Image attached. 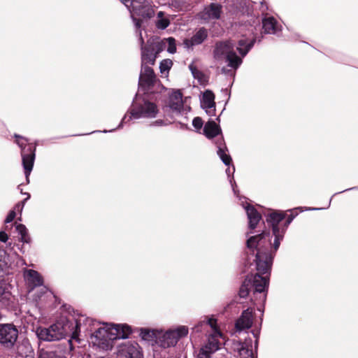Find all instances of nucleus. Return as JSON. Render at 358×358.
<instances>
[{"mask_svg":"<svg viewBox=\"0 0 358 358\" xmlns=\"http://www.w3.org/2000/svg\"><path fill=\"white\" fill-rule=\"evenodd\" d=\"M84 331L90 334V341L103 350L113 347L114 340L125 338L131 333L126 324H100L92 319L80 317L76 322V333Z\"/></svg>","mask_w":358,"mask_h":358,"instance_id":"f257e3e1","label":"nucleus"},{"mask_svg":"<svg viewBox=\"0 0 358 358\" xmlns=\"http://www.w3.org/2000/svg\"><path fill=\"white\" fill-rule=\"evenodd\" d=\"M271 246V241L268 233L252 236L247 240L248 248L252 252H255L258 271V273L247 276V278L252 280V287L255 288L256 292H264L268 285V278L262 277L260 274H266L271 269L273 258V253L269 250Z\"/></svg>","mask_w":358,"mask_h":358,"instance_id":"f03ea898","label":"nucleus"},{"mask_svg":"<svg viewBox=\"0 0 358 358\" xmlns=\"http://www.w3.org/2000/svg\"><path fill=\"white\" fill-rule=\"evenodd\" d=\"M188 334V328L185 326H179L170 329L166 331L158 330H144L142 331V338L144 340L156 338V343L163 348L175 346L178 341L185 337Z\"/></svg>","mask_w":358,"mask_h":358,"instance_id":"7ed1b4c3","label":"nucleus"},{"mask_svg":"<svg viewBox=\"0 0 358 358\" xmlns=\"http://www.w3.org/2000/svg\"><path fill=\"white\" fill-rule=\"evenodd\" d=\"M214 59L220 64L228 62V66L237 69L242 63V59L234 52V45L231 42H221L216 45L214 50Z\"/></svg>","mask_w":358,"mask_h":358,"instance_id":"20e7f679","label":"nucleus"},{"mask_svg":"<svg viewBox=\"0 0 358 358\" xmlns=\"http://www.w3.org/2000/svg\"><path fill=\"white\" fill-rule=\"evenodd\" d=\"M158 111L157 106L152 102L145 100L143 101L142 103H138L136 101L130 114L124 115L120 127L122 126L124 122H127L132 118H154L157 115Z\"/></svg>","mask_w":358,"mask_h":358,"instance_id":"39448f33","label":"nucleus"},{"mask_svg":"<svg viewBox=\"0 0 358 358\" xmlns=\"http://www.w3.org/2000/svg\"><path fill=\"white\" fill-rule=\"evenodd\" d=\"M208 324L212 328L213 333L208 338V343L199 350L198 358H210V354L219 349L220 345V339L224 340V335L217 326L215 319L213 317L209 318Z\"/></svg>","mask_w":358,"mask_h":358,"instance_id":"423d86ee","label":"nucleus"},{"mask_svg":"<svg viewBox=\"0 0 358 358\" xmlns=\"http://www.w3.org/2000/svg\"><path fill=\"white\" fill-rule=\"evenodd\" d=\"M69 329L67 324L57 322L49 328H37L36 334L40 340L45 341H59L66 337L69 333Z\"/></svg>","mask_w":358,"mask_h":358,"instance_id":"0eeeda50","label":"nucleus"},{"mask_svg":"<svg viewBox=\"0 0 358 358\" xmlns=\"http://www.w3.org/2000/svg\"><path fill=\"white\" fill-rule=\"evenodd\" d=\"M285 214L282 213L273 212L269 214L266 218V221L270 223L272 227L273 235L274 236V241L273 243V248L275 252L282 240L285 233V228L280 225V223L284 220Z\"/></svg>","mask_w":358,"mask_h":358,"instance_id":"6e6552de","label":"nucleus"},{"mask_svg":"<svg viewBox=\"0 0 358 358\" xmlns=\"http://www.w3.org/2000/svg\"><path fill=\"white\" fill-rule=\"evenodd\" d=\"M188 97L182 98L180 90H172L169 95L167 106L173 111L180 113L182 110L188 112L190 110V106L187 104Z\"/></svg>","mask_w":358,"mask_h":358,"instance_id":"1a4fd4ad","label":"nucleus"},{"mask_svg":"<svg viewBox=\"0 0 358 358\" xmlns=\"http://www.w3.org/2000/svg\"><path fill=\"white\" fill-rule=\"evenodd\" d=\"M18 336V331L15 326L10 324H0V343L13 346Z\"/></svg>","mask_w":358,"mask_h":358,"instance_id":"9d476101","label":"nucleus"},{"mask_svg":"<svg viewBox=\"0 0 358 358\" xmlns=\"http://www.w3.org/2000/svg\"><path fill=\"white\" fill-rule=\"evenodd\" d=\"M0 304L10 310H16L18 308L17 299L11 294L9 286L1 282H0Z\"/></svg>","mask_w":358,"mask_h":358,"instance_id":"9b49d317","label":"nucleus"},{"mask_svg":"<svg viewBox=\"0 0 358 358\" xmlns=\"http://www.w3.org/2000/svg\"><path fill=\"white\" fill-rule=\"evenodd\" d=\"M117 355L120 358H142L143 357L138 343L130 342L120 345Z\"/></svg>","mask_w":358,"mask_h":358,"instance_id":"f8f14e48","label":"nucleus"},{"mask_svg":"<svg viewBox=\"0 0 358 358\" xmlns=\"http://www.w3.org/2000/svg\"><path fill=\"white\" fill-rule=\"evenodd\" d=\"M201 107L206 110V113L210 115H215V95L210 90H206L201 99Z\"/></svg>","mask_w":358,"mask_h":358,"instance_id":"ddd939ff","label":"nucleus"},{"mask_svg":"<svg viewBox=\"0 0 358 358\" xmlns=\"http://www.w3.org/2000/svg\"><path fill=\"white\" fill-rule=\"evenodd\" d=\"M24 278L26 285L29 289V293L35 287L43 284V279L40 274L31 269H26L24 271Z\"/></svg>","mask_w":358,"mask_h":358,"instance_id":"4468645a","label":"nucleus"},{"mask_svg":"<svg viewBox=\"0 0 358 358\" xmlns=\"http://www.w3.org/2000/svg\"><path fill=\"white\" fill-rule=\"evenodd\" d=\"M253 322V310L248 308L242 313V315L236 322V328L243 330L251 327Z\"/></svg>","mask_w":358,"mask_h":358,"instance_id":"2eb2a0df","label":"nucleus"},{"mask_svg":"<svg viewBox=\"0 0 358 358\" xmlns=\"http://www.w3.org/2000/svg\"><path fill=\"white\" fill-rule=\"evenodd\" d=\"M155 75L152 68L146 65L142 66L139 78V85L141 86H150L154 83Z\"/></svg>","mask_w":358,"mask_h":358,"instance_id":"dca6fc26","label":"nucleus"},{"mask_svg":"<svg viewBox=\"0 0 358 358\" xmlns=\"http://www.w3.org/2000/svg\"><path fill=\"white\" fill-rule=\"evenodd\" d=\"M221 13V5L213 3L204 8L201 17L204 20H217L220 18Z\"/></svg>","mask_w":358,"mask_h":358,"instance_id":"f3484780","label":"nucleus"},{"mask_svg":"<svg viewBox=\"0 0 358 358\" xmlns=\"http://www.w3.org/2000/svg\"><path fill=\"white\" fill-rule=\"evenodd\" d=\"M234 349L238 353L241 358H254V352L248 342L243 343L236 342L234 343Z\"/></svg>","mask_w":358,"mask_h":358,"instance_id":"a211bd4d","label":"nucleus"},{"mask_svg":"<svg viewBox=\"0 0 358 358\" xmlns=\"http://www.w3.org/2000/svg\"><path fill=\"white\" fill-rule=\"evenodd\" d=\"M22 164L24 169V173L26 176L27 182L29 183V176L32 171L34 159H35V154L34 151H32L30 149V153L26 155L24 154V151H22Z\"/></svg>","mask_w":358,"mask_h":358,"instance_id":"6ab92c4d","label":"nucleus"},{"mask_svg":"<svg viewBox=\"0 0 358 358\" xmlns=\"http://www.w3.org/2000/svg\"><path fill=\"white\" fill-rule=\"evenodd\" d=\"M206 37V30L205 29H200L190 39H185L183 44L185 48H190L194 45L201 44Z\"/></svg>","mask_w":358,"mask_h":358,"instance_id":"aec40b11","label":"nucleus"},{"mask_svg":"<svg viewBox=\"0 0 358 358\" xmlns=\"http://www.w3.org/2000/svg\"><path fill=\"white\" fill-rule=\"evenodd\" d=\"M157 55L152 50L150 45L148 43V47L142 48L141 60L142 66L146 64H154Z\"/></svg>","mask_w":358,"mask_h":358,"instance_id":"412c9836","label":"nucleus"},{"mask_svg":"<svg viewBox=\"0 0 358 358\" xmlns=\"http://www.w3.org/2000/svg\"><path fill=\"white\" fill-rule=\"evenodd\" d=\"M247 215L249 220V227L250 229H255L261 220V215L256 209L250 205L244 206Z\"/></svg>","mask_w":358,"mask_h":358,"instance_id":"4be33fe9","label":"nucleus"},{"mask_svg":"<svg viewBox=\"0 0 358 358\" xmlns=\"http://www.w3.org/2000/svg\"><path fill=\"white\" fill-rule=\"evenodd\" d=\"M220 132V127L214 121H208L204 126L203 133L208 138L215 137Z\"/></svg>","mask_w":358,"mask_h":358,"instance_id":"5701e85b","label":"nucleus"},{"mask_svg":"<svg viewBox=\"0 0 358 358\" xmlns=\"http://www.w3.org/2000/svg\"><path fill=\"white\" fill-rule=\"evenodd\" d=\"M262 24L263 29L267 34H275L279 30L277 21L273 17L264 18Z\"/></svg>","mask_w":358,"mask_h":358,"instance_id":"b1692460","label":"nucleus"},{"mask_svg":"<svg viewBox=\"0 0 358 358\" xmlns=\"http://www.w3.org/2000/svg\"><path fill=\"white\" fill-rule=\"evenodd\" d=\"M146 6V0H131V8L130 12L131 13V16L134 18L135 13H137L140 10H143L145 8ZM136 21V26L140 27L141 22L140 20H137L134 19Z\"/></svg>","mask_w":358,"mask_h":358,"instance_id":"393cba45","label":"nucleus"},{"mask_svg":"<svg viewBox=\"0 0 358 358\" xmlns=\"http://www.w3.org/2000/svg\"><path fill=\"white\" fill-rule=\"evenodd\" d=\"M24 194L27 195L26 199L23 201L17 203L15 206L14 209L10 211V213H8V215H7V217L5 220L6 223H10L15 219V217L16 216V213H15L16 210L19 211L20 213L22 211V209H23L24 205V202L30 198V195L29 193H24Z\"/></svg>","mask_w":358,"mask_h":358,"instance_id":"a878e982","label":"nucleus"},{"mask_svg":"<svg viewBox=\"0 0 358 358\" xmlns=\"http://www.w3.org/2000/svg\"><path fill=\"white\" fill-rule=\"evenodd\" d=\"M170 24V19L169 15L164 12L159 11L157 15L155 25L157 29H165Z\"/></svg>","mask_w":358,"mask_h":358,"instance_id":"bb28decb","label":"nucleus"},{"mask_svg":"<svg viewBox=\"0 0 358 358\" xmlns=\"http://www.w3.org/2000/svg\"><path fill=\"white\" fill-rule=\"evenodd\" d=\"M15 227L17 232L20 235V241L24 243H29L31 242V237L28 234V230L25 225L22 224L15 223Z\"/></svg>","mask_w":358,"mask_h":358,"instance_id":"cd10ccee","label":"nucleus"},{"mask_svg":"<svg viewBox=\"0 0 358 358\" xmlns=\"http://www.w3.org/2000/svg\"><path fill=\"white\" fill-rule=\"evenodd\" d=\"M152 50H155L157 55L160 53L166 48V43L164 42V38L159 40L158 38L152 39L148 41Z\"/></svg>","mask_w":358,"mask_h":358,"instance_id":"c85d7f7f","label":"nucleus"},{"mask_svg":"<svg viewBox=\"0 0 358 358\" xmlns=\"http://www.w3.org/2000/svg\"><path fill=\"white\" fill-rule=\"evenodd\" d=\"M173 66L172 60L169 59H163L159 64L160 73L162 77L167 78L169 70Z\"/></svg>","mask_w":358,"mask_h":358,"instance_id":"c756f323","label":"nucleus"},{"mask_svg":"<svg viewBox=\"0 0 358 358\" xmlns=\"http://www.w3.org/2000/svg\"><path fill=\"white\" fill-rule=\"evenodd\" d=\"M252 46V43L248 42L246 39H241L238 42V47L236 48L239 53L244 57L246 55L249 50Z\"/></svg>","mask_w":358,"mask_h":358,"instance_id":"7c9ffc66","label":"nucleus"},{"mask_svg":"<svg viewBox=\"0 0 358 358\" xmlns=\"http://www.w3.org/2000/svg\"><path fill=\"white\" fill-rule=\"evenodd\" d=\"M252 287V280L246 278L240 288L239 296L242 298L246 297Z\"/></svg>","mask_w":358,"mask_h":358,"instance_id":"2f4dec72","label":"nucleus"},{"mask_svg":"<svg viewBox=\"0 0 358 358\" xmlns=\"http://www.w3.org/2000/svg\"><path fill=\"white\" fill-rule=\"evenodd\" d=\"M164 42L166 43V48L168 52L173 54L176 52V40L173 38H164Z\"/></svg>","mask_w":358,"mask_h":358,"instance_id":"473e14b6","label":"nucleus"},{"mask_svg":"<svg viewBox=\"0 0 358 358\" xmlns=\"http://www.w3.org/2000/svg\"><path fill=\"white\" fill-rule=\"evenodd\" d=\"M217 155H219L220 158L222 159L223 163L226 165H229L231 161V157L227 154L226 151L222 148H219L217 150Z\"/></svg>","mask_w":358,"mask_h":358,"instance_id":"72a5a7b5","label":"nucleus"},{"mask_svg":"<svg viewBox=\"0 0 358 358\" xmlns=\"http://www.w3.org/2000/svg\"><path fill=\"white\" fill-rule=\"evenodd\" d=\"M144 9H146V11H142L140 10L137 13H135V14L145 18H150L153 16L154 10L152 9L146 7Z\"/></svg>","mask_w":358,"mask_h":358,"instance_id":"f704fd0d","label":"nucleus"},{"mask_svg":"<svg viewBox=\"0 0 358 358\" xmlns=\"http://www.w3.org/2000/svg\"><path fill=\"white\" fill-rule=\"evenodd\" d=\"M39 358H58L54 352L42 351L40 352Z\"/></svg>","mask_w":358,"mask_h":358,"instance_id":"c9c22d12","label":"nucleus"},{"mask_svg":"<svg viewBox=\"0 0 358 358\" xmlns=\"http://www.w3.org/2000/svg\"><path fill=\"white\" fill-rule=\"evenodd\" d=\"M203 120L201 117H194L192 121V125L196 129H201L203 127Z\"/></svg>","mask_w":358,"mask_h":358,"instance_id":"e433bc0d","label":"nucleus"},{"mask_svg":"<svg viewBox=\"0 0 358 358\" xmlns=\"http://www.w3.org/2000/svg\"><path fill=\"white\" fill-rule=\"evenodd\" d=\"M189 69H191L192 73V74H193L194 77L195 78H198V79H199V80H201V82L202 83V82H203V80H202L201 77H202L203 76H202L201 73V72H199V71L196 70V69H195V68H194L192 65H190V66H189Z\"/></svg>","mask_w":358,"mask_h":358,"instance_id":"4c0bfd02","label":"nucleus"},{"mask_svg":"<svg viewBox=\"0 0 358 358\" xmlns=\"http://www.w3.org/2000/svg\"><path fill=\"white\" fill-rule=\"evenodd\" d=\"M15 138H17V143L22 148L24 149V146L26 145L27 140L22 136L15 135Z\"/></svg>","mask_w":358,"mask_h":358,"instance_id":"58836bf2","label":"nucleus"},{"mask_svg":"<svg viewBox=\"0 0 358 358\" xmlns=\"http://www.w3.org/2000/svg\"><path fill=\"white\" fill-rule=\"evenodd\" d=\"M8 240V235L6 234V233L5 231H0V241L1 242H6Z\"/></svg>","mask_w":358,"mask_h":358,"instance_id":"ea45409f","label":"nucleus"},{"mask_svg":"<svg viewBox=\"0 0 358 358\" xmlns=\"http://www.w3.org/2000/svg\"><path fill=\"white\" fill-rule=\"evenodd\" d=\"M152 124L155 126H163L166 124V123H164V122L162 120H158L154 122Z\"/></svg>","mask_w":358,"mask_h":358,"instance_id":"a19ab883","label":"nucleus"},{"mask_svg":"<svg viewBox=\"0 0 358 358\" xmlns=\"http://www.w3.org/2000/svg\"><path fill=\"white\" fill-rule=\"evenodd\" d=\"M127 8H131V0H120Z\"/></svg>","mask_w":358,"mask_h":358,"instance_id":"79ce46f5","label":"nucleus"},{"mask_svg":"<svg viewBox=\"0 0 358 358\" xmlns=\"http://www.w3.org/2000/svg\"><path fill=\"white\" fill-rule=\"evenodd\" d=\"M292 218H290L287 220V223H286V225L285 227H284L285 229L287 227V225L292 222Z\"/></svg>","mask_w":358,"mask_h":358,"instance_id":"37998d69","label":"nucleus"},{"mask_svg":"<svg viewBox=\"0 0 358 358\" xmlns=\"http://www.w3.org/2000/svg\"><path fill=\"white\" fill-rule=\"evenodd\" d=\"M3 270L1 266L0 265V277L2 276Z\"/></svg>","mask_w":358,"mask_h":358,"instance_id":"c03bdc74","label":"nucleus"},{"mask_svg":"<svg viewBox=\"0 0 358 358\" xmlns=\"http://www.w3.org/2000/svg\"><path fill=\"white\" fill-rule=\"evenodd\" d=\"M263 296V300H265V299H266V295H265V294H263V296Z\"/></svg>","mask_w":358,"mask_h":358,"instance_id":"a18cd8bd","label":"nucleus"},{"mask_svg":"<svg viewBox=\"0 0 358 358\" xmlns=\"http://www.w3.org/2000/svg\"><path fill=\"white\" fill-rule=\"evenodd\" d=\"M255 348H257V341H255Z\"/></svg>","mask_w":358,"mask_h":358,"instance_id":"49530a36","label":"nucleus"},{"mask_svg":"<svg viewBox=\"0 0 358 358\" xmlns=\"http://www.w3.org/2000/svg\"><path fill=\"white\" fill-rule=\"evenodd\" d=\"M80 358H83V357H80Z\"/></svg>","mask_w":358,"mask_h":358,"instance_id":"de8ad7c7","label":"nucleus"}]
</instances>
